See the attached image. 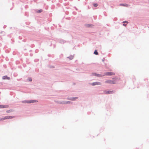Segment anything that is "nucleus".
I'll return each instance as SVG.
<instances>
[{"label": "nucleus", "mask_w": 149, "mask_h": 149, "mask_svg": "<svg viewBox=\"0 0 149 149\" xmlns=\"http://www.w3.org/2000/svg\"><path fill=\"white\" fill-rule=\"evenodd\" d=\"M38 102V101L36 100H25L22 101V102L26 103H33Z\"/></svg>", "instance_id": "1"}, {"label": "nucleus", "mask_w": 149, "mask_h": 149, "mask_svg": "<svg viewBox=\"0 0 149 149\" xmlns=\"http://www.w3.org/2000/svg\"><path fill=\"white\" fill-rule=\"evenodd\" d=\"M105 83L110 84H116V81L114 80H107L105 81Z\"/></svg>", "instance_id": "2"}, {"label": "nucleus", "mask_w": 149, "mask_h": 149, "mask_svg": "<svg viewBox=\"0 0 149 149\" xmlns=\"http://www.w3.org/2000/svg\"><path fill=\"white\" fill-rule=\"evenodd\" d=\"M104 93L106 94H112L114 93V91H107L105 90L104 91Z\"/></svg>", "instance_id": "3"}, {"label": "nucleus", "mask_w": 149, "mask_h": 149, "mask_svg": "<svg viewBox=\"0 0 149 149\" xmlns=\"http://www.w3.org/2000/svg\"><path fill=\"white\" fill-rule=\"evenodd\" d=\"M115 74V73L113 72H105L104 75L107 76H112L114 75Z\"/></svg>", "instance_id": "4"}, {"label": "nucleus", "mask_w": 149, "mask_h": 149, "mask_svg": "<svg viewBox=\"0 0 149 149\" xmlns=\"http://www.w3.org/2000/svg\"><path fill=\"white\" fill-rule=\"evenodd\" d=\"M89 84L90 85L92 86H94L96 85H101V83L99 82H95L92 83H90Z\"/></svg>", "instance_id": "5"}, {"label": "nucleus", "mask_w": 149, "mask_h": 149, "mask_svg": "<svg viewBox=\"0 0 149 149\" xmlns=\"http://www.w3.org/2000/svg\"><path fill=\"white\" fill-rule=\"evenodd\" d=\"M9 106L8 105L0 104V108H4L8 107Z\"/></svg>", "instance_id": "6"}, {"label": "nucleus", "mask_w": 149, "mask_h": 149, "mask_svg": "<svg viewBox=\"0 0 149 149\" xmlns=\"http://www.w3.org/2000/svg\"><path fill=\"white\" fill-rule=\"evenodd\" d=\"M78 97H71L70 98H68V100L74 101H75L76 99L78 98Z\"/></svg>", "instance_id": "7"}, {"label": "nucleus", "mask_w": 149, "mask_h": 149, "mask_svg": "<svg viewBox=\"0 0 149 149\" xmlns=\"http://www.w3.org/2000/svg\"><path fill=\"white\" fill-rule=\"evenodd\" d=\"M3 79H7V80H10V78L9 77H8L7 75L4 76L2 77Z\"/></svg>", "instance_id": "8"}, {"label": "nucleus", "mask_w": 149, "mask_h": 149, "mask_svg": "<svg viewBox=\"0 0 149 149\" xmlns=\"http://www.w3.org/2000/svg\"><path fill=\"white\" fill-rule=\"evenodd\" d=\"M66 42V41H65L63 40V39H60L59 40V43H61V44H63L65 42Z\"/></svg>", "instance_id": "9"}, {"label": "nucleus", "mask_w": 149, "mask_h": 149, "mask_svg": "<svg viewBox=\"0 0 149 149\" xmlns=\"http://www.w3.org/2000/svg\"><path fill=\"white\" fill-rule=\"evenodd\" d=\"M85 26L87 27H92L93 25L92 24H85Z\"/></svg>", "instance_id": "10"}, {"label": "nucleus", "mask_w": 149, "mask_h": 149, "mask_svg": "<svg viewBox=\"0 0 149 149\" xmlns=\"http://www.w3.org/2000/svg\"><path fill=\"white\" fill-rule=\"evenodd\" d=\"M123 25L125 26H127V24H125V23H128V22L127 21H125L123 22Z\"/></svg>", "instance_id": "11"}, {"label": "nucleus", "mask_w": 149, "mask_h": 149, "mask_svg": "<svg viewBox=\"0 0 149 149\" xmlns=\"http://www.w3.org/2000/svg\"><path fill=\"white\" fill-rule=\"evenodd\" d=\"M6 119H11L13 118V117L11 116H6Z\"/></svg>", "instance_id": "12"}, {"label": "nucleus", "mask_w": 149, "mask_h": 149, "mask_svg": "<svg viewBox=\"0 0 149 149\" xmlns=\"http://www.w3.org/2000/svg\"><path fill=\"white\" fill-rule=\"evenodd\" d=\"M104 76V74H97V76L98 77H103Z\"/></svg>", "instance_id": "13"}, {"label": "nucleus", "mask_w": 149, "mask_h": 149, "mask_svg": "<svg viewBox=\"0 0 149 149\" xmlns=\"http://www.w3.org/2000/svg\"><path fill=\"white\" fill-rule=\"evenodd\" d=\"M120 5L121 6H123L125 7H127L128 6V4L126 3H121L120 4Z\"/></svg>", "instance_id": "14"}, {"label": "nucleus", "mask_w": 149, "mask_h": 149, "mask_svg": "<svg viewBox=\"0 0 149 149\" xmlns=\"http://www.w3.org/2000/svg\"><path fill=\"white\" fill-rule=\"evenodd\" d=\"M67 58H68L70 60H71L73 58V56L72 55H71L70 56L68 57Z\"/></svg>", "instance_id": "15"}, {"label": "nucleus", "mask_w": 149, "mask_h": 149, "mask_svg": "<svg viewBox=\"0 0 149 149\" xmlns=\"http://www.w3.org/2000/svg\"><path fill=\"white\" fill-rule=\"evenodd\" d=\"M93 54L96 55H98V53L97 50L96 49L94 51Z\"/></svg>", "instance_id": "16"}, {"label": "nucleus", "mask_w": 149, "mask_h": 149, "mask_svg": "<svg viewBox=\"0 0 149 149\" xmlns=\"http://www.w3.org/2000/svg\"><path fill=\"white\" fill-rule=\"evenodd\" d=\"M93 6L95 7H96L98 5V4L97 3H93Z\"/></svg>", "instance_id": "17"}, {"label": "nucleus", "mask_w": 149, "mask_h": 149, "mask_svg": "<svg viewBox=\"0 0 149 149\" xmlns=\"http://www.w3.org/2000/svg\"><path fill=\"white\" fill-rule=\"evenodd\" d=\"M97 74L95 72H93L92 73V75L96 76H97Z\"/></svg>", "instance_id": "18"}, {"label": "nucleus", "mask_w": 149, "mask_h": 149, "mask_svg": "<svg viewBox=\"0 0 149 149\" xmlns=\"http://www.w3.org/2000/svg\"><path fill=\"white\" fill-rule=\"evenodd\" d=\"M42 9H40L37 11V13H40L42 12Z\"/></svg>", "instance_id": "19"}, {"label": "nucleus", "mask_w": 149, "mask_h": 149, "mask_svg": "<svg viewBox=\"0 0 149 149\" xmlns=\"http://www.w3.org/2000/svg\"><path fill=\"white\" fill-rule=\"evenodd\" d=\"M66 101H62L61 102L59 103L60 104H66Z\"/></svg>", "instance_id": "20"}, {"label": "nucleus", "mask_w": 149, "mask_h": 149, "mask_svg": "<svg viewBox=\"0 0 149 149\" xmlns=\"http://www.w3.org/2000/svg\"><path fill=\"white\" fill-rule=\"evenodd\" d=\"M28 81H32V79L31 77H29L27 79Z\"/></svg>", "instance_id": "21"}, {"label": "nucleus", "mask_w": 149, "mask_h": 149, "mask_svg": "<svg viewBox=\"0 0 149 149\" xmlns=\"http://www.w3.org/2000/svg\"><path fill=\"white\" fill-rule=\"evenodd\" d=\"M5 119H6V116L4 117L0 118V121L3 120Z\"/></svg>", "instance_id": "22"}, {"label": "nucleus", "mask_w": 149, "mask_h": 149, "mask_svg": "<svg viewBox=\"0 0 149 149\" xmlns=\"http://www.w3.org/2000/svg\"><path fill=\"white\" fill-rule=\"evenodd\" d=\"M72 102L70 101H66V104H72Z\"/></svg>", "instance_id": "23"}, {"label": "nucleus", "mask_w": 149, "mask_h": 149, "mask_svg": "<svg viewBox=\"0 0 149 149\" xmlns=\"http://www.w3.org/2000/svg\"><path fill=\"white\" fill-rule=\"evenodd\" d=\"M112 79H118V78L117 77H113L112 78Z\"/></svg>", "instance_id": "24"}, {"label": "nucleus", "mask_w": 149, "mask_h": 149, "mask_svg": "<svg viewBox=\"0 0 149 149\" xmlns=\"http://www.w3.org/2000/svg\"><path fill=\"white\" fill-rule=\"evenodd\" d=\"M11 111H12L11 110H7L6 111V112L7 113H9L10 112H11Z\"/></svg>", "instance_id": "25"}, {"label": "nucleus", "mask_w": 149, "mask_h": 149, "mask_svg": "<svg viewBox=\"0 0 149 149\" xmlns=\"http://www.w3.org/2000/svg\"><path fill=\"white\" fill-rule=\"evenodd\" d=\"M39 60L38 59H35L34 60V61L35 62H36L37 61H38Z\"/></svg>", "instance_id": "26"}, {"label": "nucleus", "mask_w": 149, "mask_h": 149, "mask_svg": "<svg viewBox=\"0 0 149 149\" xmlns=\"http://www.w3.org/2000/svg\"><path fill=\"white\" fill-rule=\"evenodd\" d=\"M104 60H105L104 58H103V59H102V61H104Z\"/></svg>", "instance_id": "27"}, {"label": "nucleus", "mask_w": 149, "mask_h": 149, "mask_svg": "<svg viewBox=\"0 0 149 149\" xmlns=\"http://www.w3.org/2000/svg\"><path fill=\"white\" fill-rule=\"evenodd\" d=\"M66 19H70V17L67 18H66Z\"/></svg>", "instance_id": "28"}, {"label": "nucleus", "mask_w": 149, "mask_h": 149, "mask_svg": "<svg viewBox=\"0 0 149 149\" xmlns=\"http://www.w3.org/2000/svg\"><path fill=\"white\" fill-rule=\"evenodd\" d=\"M51 56V55H50V54H48V56H49V57H50V56Z\"/></svg>", "instance_id": "29"}, {"label": "nucleus", "mask_w": 149, "mask_h": 149, "mask_svg": "<svg viewBox=\"0 0 149 149\" xmlns=\"http://www.w3.org/2000/svg\"><path fill=\"white\" fill-rule=\"evenodd\" d=\"M6 25H4V26H3V28H5L6 27Z\"/></svg>", "instance_id": "30"}, {"label": "nucleus", "mask_w": 149, "mask_h": 149, "mask_svg": "<svg viewBox=\"0 0 149 149\" xmlns=\"http://www.w3.org/2000/svg\"><path fill=\"white\" fill-rule=\"evenodd\" d=\"M32 55H32V54H30V55L31 56H32Z\"/></svg>", "instance_id": "31"}, {"label": "nucleus", "mask_w": 149, "mask_h": 149, "mask_svg": "<svg viewBox=\"0 0 149 149\" xmlns=\"http://www.w3.org/2000/svg\"><path fill=\"white\" fill-rule=\"evenodd\" d=\"M22 41L24 42H26L25 40H22Z\"/></svg>", "instance_id": "32"}, {"label": "nucleus", "mask_w": 149, "mask_h": 149, "mask_svg": "<svg viewBox=\"0 0 149 149\" xmlns=\"http://www.w3.org/2000/svg\"><path fill=\"white\" fill-rule=\"evenodd\" d=\"M27 46H29V45H27Z\"/></svg>", "instance_id": "33"}, {"label": "nucleus", "mask_w": 149, "mask_h": 149, "mask_svg": "<svg viewBox=\"0 0 149 149\" xmlns=\"http://www.w3.org/2000/svg\"><path fill=\"white\" fill-rule=\"evenodd\" d=\"M36 52H37V51H36V50L35 51V52H36Z\"/></svg>", "instance_id": "34"}, {"label": "nucleus", "mask_w": 149, "mask_h": 149, "mask_svg": "<svg viewBox=\"0 0 149 149\" xmlns=\"http://www.w3.org/2000/svg\"><path fill=\"white\" fill-rule=\"evenodd\" d=\"M26 50V49H24V50Z\"/></svg>", "instance_id": "35"}, {"label": "nucleus", "mask_w": 149, "mask_h": 149, "mask_svg": "<svg viewBox=\"0 0 149 149\" xmlns=\"http://www.w3.org/2000/svg\"><path fill=\"white\" fill-rule=\"evenodd\" d=\"M31 50H30V52H31Z\"/></svg>", "instance_id": "36"}, {"label": "nucleus", "mask_w": 149, "mask_h": 149, "mask_svg": "<svg viewBox=\"0 0 149 149\" xmlns=\"http://www.w3.org/2000/svg\"><path fill=\"white\" fill-rule=\"evenodd\" d=\"M55 47V45H54V47Z\"/></svg>", "instance_id": "37"}]
</instances>
